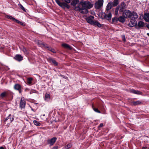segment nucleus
I'll list each match as a JSON object with an SVG mask.
<instances>
[{
  "instance_id": "f257e3e1",
  "label": "nucleus",
  "mask_w": 149,
  "mask_h": 149,
  "mask_svg": "<svg viewBox=\"0 0 149 149\" xmlns=\"http://www.w3.org/2000/svg\"><path fill=\"white\" fill-rule=\"evenodd\" d=\"M93 6V4L90 2L86 1L80 3L78 6L75 7L74 9L75 10H79L81 13L87 14L88 12L87 9L91 8Z\"/></svg>"
},
{
  "instance_id": "f03ea898",
  "label": "nucleus",
  "mask_w": 149,
  "mask_h": 149,
  "mask_svg": "<svg viewBox=\"0 0 149 149\" xmlns=\"http://www.w3.org/2000/svg\"><path fill=\"white\" fill-rule=\"evenodd\" d=\"M56 3L60 7L63 8H66L69 9L70 6L69 5L65 2H61L58 0H55Z\"/></svg>"
},
{
  "instance_id": "7ed1b4c3",
  "label": "nucleus",
  "mask_w": 149,
  "mask_h": 149,
  "mask_svg": "<svg viewBox=\"0 0 149 149\" xmlns=\"http://www.w3.org/2000/svg\"><path fill=\"white\" fill-rule=\"evenodd\" d=\"M132 13L129 10H126L123 13V16L124 18H129L132 16Z\"/></svg>"
},
{
  "instance_id": "20e7f679",
  "label": "nucleus",
  "mask_w": 149,
  "mask_h": 149,
  "mask_svg": "<svg viewBox=\"0 0 149 149\" xmlns=\"http://www.w3.org/2000/svg\"><path fill=\"white\" fill-rule=\"evenodd\" d=\"M103 0H98L95 3V7L97 9H100L103 5Z\"/></svg>"
},
{
  "instance_id": "39448f33",
  "label": "nucleus",
  "mask_w": 149,
  "mask_h": 149,
  "mask_svg": "<svg viewBox=\"0 0 149 149\" xmlns=\"http://www.w3.org/2000/svg\"><path fill=\"white\" fill-rule=\"evenodd\" d=\"M57 139V138L54 137L50 139H49L47 140V143L50 146L53 145Z\"/></svg>"
},
{
  "instance_id": "423d86ee",
  "label": "nucleus",
  "mask_w": 149,
  "mask_h": 149,
  "mask_svg": "<svg viewBox=\"0 0 149 149\" xmlns=\"http://www.w3.org/2000/svg\"><path fill=\"white\" fill-rule=\"evenodd\" d=\"M94 17L92 16H90L89 17H87L86 18V20L87 22L91 25H93L94 21L93 20L94 18Z\"/></svg>"
},
{
  "instance_id": "0eeeda50",
  "label": "nucleus",
  "mask_w": 149,
  "mask_h": 149,
  "mask_svg": "<svg viewBox=\"0 0 149 149\" xmlns=\"http://www.w3.org/2000/svg\"><path fill=\"white\" fill-rule=\"evenodd\" d=\"M36 42L37 44L38 45L41 47H45L47 48H49L47 45H45L43 43L40 41L37 40V41H36Z\"/></svg>"
},
{
  "instance_id": "6e6552de",
  "label": "nucleus",
  "mask_w": 149,
  "mask_h": 149,
  "mask_svg": "<svg viewBox=\"0 0 149 149\" xmlns=\"http://www.w3.org/2000/svg\"><path fill=\"white\" fill-rule=\"evenodd\" d=\"M102 15H104V18L108 20H110L111 18V14L110 13L108 14H106L105 13H104Z\"/></svg>"
},
{
  "instance_id": "1a4fd4ad",
  "label": "nucleus",
  "mask_w": 149,
  "mask_h": 149,
  "mask_svg": "<svg viewBox=\"0 0 149 149\" xmlns=\"http://www.w3.org/2000/svg\"><path fill=\"white\" fill-rule=\"evenodd\" d=\"M14 88L15 89L18 90L19 93H21V86L19 84H15L14 86Z\"/></svg>"
},
{
  "instance_id": "9d476101",
  "label": "nucleus",
  "mask_w": 149,
  "mask_h": 149,
  "mask_svg": "<svg viewBox=\"0 0 149 149\" xmlns=\"http://www.w3.org/2000/svg\"><path fill=\"white\" fill-rule=\"evenodd\" d=\"M25 101L22 98L20 103V107L21 108H24L25 105Z\"/></svg>"
},
{
  "instance_id": "9b49d317",
  "label": "nucleus",
  "mask_w": 149,
  "mask_h": 149,
  "mask_svg": "<svg viewBox=\"0 0 149 149\" xmlns=\"http://www.w3.org/2000/svg\"><path fill=\"white\" fill-rule=\"evenodd\" d=\"M14 58L18 61H20L23 60V57L20 55H17Z\"/></svg>"
},
{
  "instance_id": "f8f14e48",
  "label": "nucleus",
  "mask_w": 149,
  "mask_h": 149,
  "mask_svg": "<svg viewBox=\"0 0 149 149\" xmlns=\"http://www.w3.org/2000/svg\"><path fill=\"white\" fill-rule=\"evenodd\" d=\"M137 22L136 21H132L129 23L128 25L130 27H133L135 26Z\"/></svg>"
},
{
  "instance_id": "ddd939ff",
  "label": "nucleus",
  "mask_w": 149,
  "mask_h": 149,
  "mask_svg": "<svg viewBox=\"0 0 149 149\" xmlns=\"http://www.w3.org/2000/svg\"><path fill=\"white\" fill-rule=\"evenodd\" d=\"M126 4L124 3H122L121 4L120 8V12H121L124 11L126 8Z\"/></svg>"
},
{
  "instance_id": "4468645a",
  "label": "nucleus",
  "mask_w": 149,
  "mask_h": 149,
  "mask_svg": "<svg viewBox=\"0 0 149 149\" xmlns=\"http://www.w3.org/2000/svg\"><path fill=\"white\" fill-rule=\"evenodd\" d=\"M49 61L50 63H53L55 65L57 66L58 65V63L55 60L52 58H49Z\"/></svg>"
},
{
  "instance_id": "2eb2a0df",
  "label": "nucleus",
  "mask_w": 149,
  "mask_h": 149,
  "mask_svg": "<svg viewBox=\"0 0 149 149\" xmlns=\"http://www.w3.org/2000/svg\"><path fill=\"white\" fill-rule=\"evenodd\" d=\"M130 92L131 93L137 94H141V92L137 90H135L133 89H131L130 90Z\"/></svg>"
},
{
  "instance_id": "dca6fc26",
  "label": "nucleus",
  "mask_w": 149,
  "mask_h": 149,
  "mask_svg": "<svg viewBox=\"0 0 149 149\" xmlns=\"http://www.w3.org/2000/svg\"><path fill=\"white\" fill-rule=\"evenodd\" d=\"M113 6L111 2H109L107 6L106 10L108 11L111 9Z\"/></svg>"
},
{
  "instance_id": "f3484780",
  "label": "nucleus",
  "mask_w": 149,
  "mask_h": 149,
  "mask_svg": "<svg viewBox=\"0 0 149 149\" xmlns=\"http://www.w3.org/2000/svg\"><path fill=\"white\" fill-rule=\"evenodd\" d=\"M62 46L65 48L68 49H71V48L70 46L67 44L63 43L62 44Z\"/></svg>"
},
{
  "instance_id": "a211bd4d",
  "label": "nucleus",
  "mask_w": 149,
  "mask_h": 149,
  "mask_svg": "<svg viewBox=\"0 0 149 149\" xmlns=\"http://www.w3.org/2000/svg\"><path fill=\"white\" fill-rule=\"evenodd\" d=\"M111 3L113 6H116L118 3V0H114Z\"/></svg>"
},
{
  "instance_id": "6ab92c4d",
  "label": "nucleus",
  "mask_w": 149,
  "mask_h": 149,
  "mask_svg": "<svg viewBox=\"0 0 149 149\" xmlns=\"http://www.w3.org/2000/svg\"><path fill=\"white\" fill-rule=\"evenodd\" d=\"M78 2L79 1L78 0H73L71 2V4L72 6H75Z\"/></svg>"
},
{
  "instance_id": "aec40b11",
  "label": "nucleus",
  "mask_w": 149,
  "mask_h": 149,
  "mask_svg": "<svg viewBox=\"0 0 149 149\" xmlns=\"http://www.w3.org/2000/svg\"><path fill=\"white\" fill-rule=\"evenodd\" d=\"M93 25L95 26H97L99 27H101L102 26L101 24L99 23L98 22L96 21H95L94 22Z\"/></svg>"
},
{
  "instance_id": "412c9836",
  "label": "nucleus",
  "mask_w": 149,
  "mask_h": 149,
  "mask_svg": "<svg viewBox=\"0 0 149 149\" xmlns=\"http://www.w3.org/2000/svg\"><path fill=\"white\" fill-rule=\"evenodd\" d=\"M118 20L121 22H124L125 21L124 17L123 16H120L118 18Z\"/></svg>"
},
{
  "instance_id": "4be33fe9",
  "label": "nucleus",
  "mask_w": 149,
  "mask_h": 149,
  "mask_svg": "<svg viewBox=\"0 0 149 149\" xmlns=\"http://www.w3.org/2000/svg\"><path fill=\"white\" fill-rule=\"evenodd\" d=\"M138 26L139 27H143L144 26V23L142 21H139L138 23Z\"/></svg>"
},
{
  "instance_id": "5701e85b",
  "label": "nucleus",
  "mask_w": 149,
  "mask_h": 149,
  "mask_svg": "<svg viewBox=\"0 0 149 149\" xmlns=\"http://www.w3.org/2000/svg\"><path fill=\"white\" fill-rule=\"evenodd\" d=\"M50 98V94L49 93H46L45 96V100L46 101H48Z\"/></svg>"
},
{
  "instance_id": "b1692460",
  "label": "nucleus",
  "mask_w": 149,
  "mask_h": 149,
  "mask_svg": "<svg viewBox=\"0 0 149 149\" xmlns=\"http://www.w3.org/2000/svg\"><path fill=\"white\" fill-rule=\"evenodd\" d=\"M141 103V102L139 101H134L132 102V104L133 105H136L140 104Z\"/></svg>"
},
{
  "instance_id": "393cba45",
  "label": "nucleus",
  "mask_w": 149,
  "mask_h": 149,
  "mask_svg": "<svg viewBox=\"0 0 149 149\" xmlns=\"http://www.w3.org/2000/svg\"><path fill=\"white\" fill-rule=\"evenodd\" d=\"M33 80V78L31 77H30L27 78V82L28 84L30 85L32 83V81Z\"/></svg>"
},
{
  "instance_id": "a878e982",
  "label": "nucleus",
  "mask_w": 149,
  "mask_h": 149,
  "mask_svg": "<svg viewBox=\"0 0 149 149\" xmlns=\"http://www.w3.org/2000/svg\"><path fill=\"white\" fill-rule=\"evenodd\" d=\"M132 16H133V18H134V19H136L138 18V16L136 13L135 12H133L132 13Z\"/></svg>"
},
{
  "instance_id": "bb28decb",
  "label": "nucleus",
  "mask_w": 149,
  "mask_h": 149,
  "mask_svg": "<svg viewBox=\"0 0 149 149\" xmlns=\"http://www.w3.org/2000/svg\"><path fill=\"white\" fill-rule=\"evenodd\" d=\"M6 17L7 18H8V19H11V20L14 21L15 22V19H15V18L13 17L12 16H9V15H8V16H6Z\"/></svg>"
},
{
  "instance_id": "cd10ccee",
  "label": "nucleus",
  "mask_w": 149,
  "mask_h": 149,
  "mask_svg": "<svg viewBox=\"0 0 149 149\" xmlns=\"http://www.w3.org/2000/svg\"><path fill=\"white\" fill-rule=\"evenodd\" d=\"M33 123L35 125L37 126H39L41 125V124L39 122L35 120L33 121Z\"/></svg>"
},
{
  "instance_id": "c85d7f7f",
  "label": "nucleus",
  "mask_w": 149,
  "mask_h": 149,
  "mask_svg": "<svg viewBox=\"0 0 149 149\" xmlns=\"http://www.w3.org/2000/svg\"><path fill=\"white\" fill-rule=\"evenodd\" d=\"M119 10V7H117L115 9V14L116 15H117L118 14V11Z\"/></svg>"
},
{
  "instance_id": "c756f323",
  "label": "nucleus",
  "mask_w": 149,
  "mask_h": 149,
  "mask_svg": "<svg viewBox=\"0 0 149 149\" xmlns=\"http://www.w3.org/2000/svg\"><path fill=\"white\" fill-rule=\"evenodd\" d=\"M6 92H4L1 94L0 96L2 97H3L6 96Z\"/></svg>"
},
{
  "instance_id": "7c9ffc66",
  "label": "nucleus",
  "mask_w": 149,
  "mask_h": 149,
  "mask_svg": "<svg viewBox=\"0 0 149 149\" xmlns=\"http://www.w3.org/2000/svg\"><path fill=\"white\" fill-rule=\"evenodd\" d=\"M15 22H16L17 23L21 25H24V23H23L22 22L20 21H19V20H18L17 19H15Z\"/></svg>"
},
{
  "instance_id": "2f4dec72",
  "label": "nucleus",
  "mask_w": 149,
  "mask_h": 149,
  "mask_svg": "<svg viewBox=\"0 0 149 149\" xmlns=\"http://www.w3.org/2000/svg\"><path fill=\"white\" fill-rule=\"evenodd\" d=\"M22 51L23 52L26 54H28V52L26 49L24 47H23L22 49Z\"/></svg>"
},
{
  "instance_id": "473e14b6",
  "label": "nucleus",
  "mask_w": 149,
  "mask_h": 149,
  "mask_svg": "<svg viewBox=\"0 0 149 149\" xmlns=\"http://www.w3.org/2000/svg\"><path fill=\"white\" fill-rule=\"evenodd\" d=\"M93 109L94 110L97 112V113H100V111H99L97 109V108H93Z\"/></svg>"
},
{
  "instance_id": "72a5a7b5",
  "label": "nucleus",
  "mask_w": 149,
  "mask_h": 149,
  "mask_svg": "<svg viewBox=\"0 0 149 149\" xmlns=\"http://www.w3.org/2000/svg\"><path fill=\"white\" fill-rule=\"evenodd\" d=\"M72 146V144L71 143H69L67 145V148L68 149L70 148Z\"/></svg>"
},
{
  "instance_id": "f704fd0d",
  "label": "nucleus",
  "mask_w": 149,
  "mask_h": 149,
  "mask_svg": "<svg viewBox=\"0 0 149 149\" xmlns=\"http://www.w3.org/2000/svg\"><path fill=\"white\" fill-rule=\"evenodd\" d=\"M20 8L21 9H22L24 11H25L24 7L22 5L20 4Z\"/></svg>"
},
{
  "instance_id": "c9c22d12",
  "label": "nucleus",
  "mask_w": 149,
  "mask_h": 149,
  "mask_svg": "<svg viewBox=\"0 0 149 149\" xmlns=\"http://www.w3.org/2000/svg\"><path fill=\"white\" fill-rule=\"evenodd\" d=\"M37 91L35 90H33L31 91L30 92V94H31L33 93H36Z\"/></svg>"
},
{
  "instance_id": "e433bc0d",
  "label": "nucleus",
  "mask_w": 149,
  "mask_h": 149,
  "mask_svg": "<svg viewBox=\"0 0 149 149\" xmlns=\"http://www.w3.org/2000/svg\"><path fill=\"white\" fill-rule=\"evenodd\" d=\"M65 1V2L67 3H69L70 2V0H64Z\"/></svg>"
},
{
  "instance_id": "4c0bfd02",
  "label": "nucleus",
  "mask_w": 149,
  "mask_h": 149,
  "mask_svg": "<svg viewBox=\"0 0 149 149\" xmlns=\"http://www.w3.org/2000/svg\"><path fill=\"white\" fill-rule=\"evenodd\" d=\"M50 50L54 53H56V51L53 49H51Z\"/></svg>"
},
{
  "instance_id": "58836bf2",
  "label": "nucleus",
  "mask_w": 149,
  "mask_h": 149,
  "mask_svg": "<svg viewBox=\"0 0 149 149\" xmlns=\"http://www.w3.org/2000/svg\"><path fill=\"white\" fill-rule=\"evenodd\" d=\"M103 126V124L102 123H101L100 124V125L99 126V127H102Z\"/></svg>"
},
{
  "instance_id": "ea45409f",
  "label": "nucleus",
  "mask_w": 149,
  "mask_h": 149,
  "mask_svg": "<svg viewBox=\"0 0 149 149\" xmlns=\"http://www.w3.org/2000/svg\"><path fill=\"white\" fill-rule=\"evenodd\" d=\"M117 20H116V19L115 18H113L112 19V21L114 22L115 21H116Z\"/></svg>"
},
{
  "instance_id": "a19ab883",
  "label": "nucleus",
  "mask_w": 149,
  "mask_h": 149,
  "mask_svg": "<svg viewBox=\"0 0 149 149\" xmlns=\"http://www.w3.org/2000/svg\"><path fill=\"white\" fill-rule=\"evenodd\" d=\"M13 120H14V118H10V120L11 121V122H12V121H13Z\"/></svg>"
},
{
  "instance_id": "79ce46f5",
  "label": "nucleus",
  "mask_w": 149,
  "mask_h": 149,
  "mask_svg": "<svg viewBox=\"0 0 149 149\" xmlns=\"http://www.w3.org/2000/svg\"><path fill=\"white\" fill-rule=\"evenodd\" d=\"M11 116V115L10 114H9V116L7 117L8 119L10 118V117Z\"/></svg>"
},
{
  "instance_id": "37998d69",
  "label": "nucleus",
  "mask_w": 149,
  "mask_h": 149,
  "mask_svg": "<svg viewBox=\"0 0 149 149\" xmlns=\"http://www.w3.org/2000/svg\"><path fill=\"white\" fill-rule=\"evenodd\" d=\"M8 118H7V117H6V118H5V121H6L7 120H8Z\"/></svg>"
},
{
  "instance_id": "c03bdc74",
  "label": "nucleus",
  "mask_w": 149,
  "mask_h": 149,
  "mask_svg": "<svg viewBox=\"0 0 149 149\" xmlns=\"http://www.w3.org/2000/svg\"><path fill=\"white\" fill-rule=\"evenodd\" d=\"M8 118H7V117H6V118H5V121H6L7 120H8Z\"/></svg>"
},
{
  "instance_id": "a18cd8bd",
  "label": "nucleus",
  "mask_w": 149,
  "mask_h": 149,
  "mask_svg": "<svg viewBox=\"0 0 149 149\" xmlns=\"http://www.w3.org/2000/svg\"><path fill=\"white\" fill-rule=\"evenodd\" d=\"M0 149H4V148L3 147H0Z\"/></svg>"
},
{
  "instance_id": "49530a36",
  "label": "nucleus",
  "mask_w": 149,
  "mask_h": 149,
  "mask_svg": "<svg viewBox=\"0 0 149 149\" xmlns=\"http://www.w3.org/2000/svg\"><path fill=\"white\" fill-rule=\"evenodd\" d=\"M147 27L149 29V24L147 25Z\"/></svg>"
},
{
  "instance_id": "de8ad7c7",
  "label": "nucleus",
  "mask_w": 149,
  "mask_h": 149,
  "mask_svg": "<svg viewBox=\"0 0 149 149\" xmlns=\"http://www.w3.org/2000/svg\"><path fill=\"white\" fill-rule=\"evenodd\" d=\"M28 90H29V89L27 88H26L25 89V91H28Z\"/></svg>"
},
{
  "instance_id": "09e8293b",
  "label": "nucleus",
  "mask_w": 149,
  "mask_h": 149,
  "mask_svg": "<svg viewBox=\"0 0 149 149\" xmlns=\"http://www.w3.org/2000/svg\"><path fill=\"white\" fill-rule=\"evenodd\" d=\"M147 35L148 36H149V33H147Z\"/></svg>"
},
{
  "instance_id": "8fccbe9b",
  "label": "nucleus",
  "mask_w": 149,
  "mask_h": 149,
  "mask_svg": "<svg viewBox=\"0 0 149 149\" xmlns=\"http://www.w3.org/2000/svg\"><path fill=\"white\" fill-rule=\"evenodd\" d=\"M124 41H125V38H124Z\"/></svg>"
}]
</instances>
